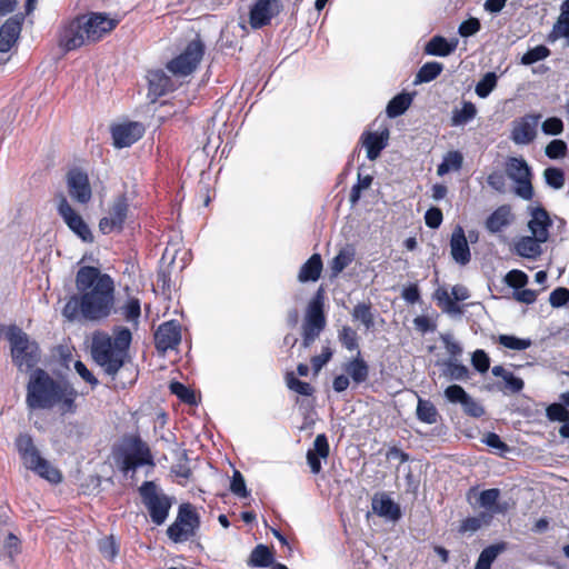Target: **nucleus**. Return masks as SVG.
Listing matches in <instances>:
<instances>
[{"label": "nucleus", "instance_id": "1", "mask_svg": "<svg viewBox=\"0 0 569 569\" xmlns=\"http://www.w3.org/2000/svg\"><path fill=\"white\" fill-rule=\"evenodd\" d=\"M76 289L62 309L69 321L99 322L114 311L116 286L108 273L96 267H81L76 274Z\"/></svg>", "mask_w": 569, "mask_h": 569}, {"label": "nucleus", "instance_id": "2", "mask_svg": "<svg viewBox=\"0 0 569 569\" xmlns=\"http://www.w3.org/2000/svg\"><path fill=\"white\" fill-rule=\"evenodd\" d=\"M77 390L67 382L51 378L44 370H34L27 386L26 403L29 409L58 408L61 415L74 413Z\"/></svg>", "mask_w": 569, "mask_h": 569}, {"label": "nucleus", "instance_id": "3", "mask_svg": "<svg viewBox=\"0 0 569 569\" xmlns=\"http://www.w3.org/2000/svg\"><path fill=\"white\" fill-rule=\"evenodd\" d=\"M131 339V331L124 327L116 328L113 338L106 332L96 331L92 335L91 356L107 375L113 377L124 363Z\"/></svg>", "mask_w": 569, "mask_h": 569}, {"label": "nucleus", "instance_id": "4", "mask_svg": "<svg viewBox=\"0 0 569 569\" xmlns=\"http://www.w3.org/2000/svg\"><path fill=\"white\" fill-rule=\"evenodd\" d=\"M138 492L151 522L156 526L163 525L173 505L172 498L166 495L154 481L142 482Z\"/></svg>", "mask_w": 569, "mask_h": 569}, {"label": "nucleus", "instance_id": "5", "mask_svg": "<svg viewBox=\"0 0 569 569\" xmlns=\"http://www.w3.org/2000/svg\"><path fill=\"white\" fill-rule=\"evenodd\" d=\"M200 523V516L194 506L184 502L179 506L176 520L167 528L166 532L172 542H186L196 536Z\"/></svg>", "mask_w": 569, "mask_h": 569}, {"label": "nucleus", "instance_id": "6", "mask_svg": "<svg viewBox=\"0 0 569 569\" xmlns=\"http://www.w3.org/2000/svg\"><path fill=\"white\" fill-rule=\"evenodd\" d=\"M7 336L14 365L20 370L31 369L39 359L38 345L31 341L28 335L17 327L10 328Z\"/></svg>", "mask_w": 569, "mask_h": 569}, {"label": "nucleus", "instance_id": "7", "mask_svg": "<svg viewBox=\"0 0 569 569\" xmlns=\"http://www.w3.org/2000/svg\"><path fill=\"white\" fill-rule=\"evenodd\" d=\"M203 44L199 40L191 41L182 53L168 62L167 69L176 77L192 73L203 56Z\"/></svg>", "mask_w": 569, "mask_h": 569}, {"label": "nucleus", "instance_id": "8", "mask_svg": "<svg viewBox=\"0 0 569 569\" xmlns=\"http://www.w3.org/2000/svg\"><path fill=\"white\" fill-rule=\"evenodd\" d=\"M507 174L516 182L515 192L525 200H530L533 196L531 184V171L522 158H510L507 162Z\"/></svg>", "mask_w": 569, "mask_h": 569}, {"label": "nucleus", "instance_id": "9", "mask_svg": "<svg viewBox=\"0 0 569 569\" xmlns=\"http://www.w3.org/2000/svg\"><path fill=\"white\" fill-rule=\"evenodd\" d=\"M326 326V318L322 310V302L313 299L307 308L302 326V346L309 348L319 337Z\"/></svg>", "mask_w": 569, "mask_h": 569}, {"label": "nucleus", "instance_id": "10", "mask_svg": "<svg viewBox=\"0 0 569 569\" xmlns=\"http://www.w3.org/2000/svg\"><path fill=\"white\" fill-rule=\"evenodd\" d=\"M58 213L68 226V228L81 240L84 242L93 241V236L89 226L63 196H61L59 200Z\"/></svg>", "mask_w": 569, "mask_h": 569}, {"label": "nucleus", "instance_id": "11", "mask_svg": "<svg viewBox=\"0 0 569 569\" xmlns=\"http://www.w3.org/2000/svg\"><path fill=\"white\" fill-rule=\"evenodd\" d=\"M540 120L541 114L539 113H529L516 119L512 122L510 139L516 144L525 146L531 143L537 137Z\"/></svg>", "mask_w": 569, "mask_h": 569}, {"label": "nucleus", "instance_id": "12", "mask_svg": "<svg viewBox=\"0 0 569 569\" xmlns=\"http://www.w3.org/2000/svg\"><path fill=\"white\" fill-rule=\"evenodd\" d=\"M118 453L122 458L121 462H152L149 447L137 436L123 438Z\"/></svg>", "mask_w": 569, "mask_h": 569}, {"label": "nucleus", "instance_id": "13", "mask_svg": "<svg viewBox=\"0 0 569 569\" xmlns=\"http://www.w3.org/2000/svg\"><path fill=\"white\" fill-rule=\"evenodd\" d=\"M81 17L84 27L87 28L86 37L89 38L90 43L99 41L103 36L111 32L118 24V20H114L104 13L92 12Z\"/></svg>", "mask_w": 569, "mask_h": 569}, {"label": "nucleus", "instance_id": "14", "mask_svg": "<svg viewBox=\"0 0 569 569\" xmlns=\"http://www.w3.org/2000/svg\"><path fill=\"white\" fill-rule=\"evenodd\" d=\"M67 188L74 201L86 204L91 200L92 190L88 174L84 171L71 169L67 174Z\"/></svg>", "mask_w": 569, "mask_h": 569}, {"label": "nucleus", "instance_id": "15", "mask_svg": "<svg viewBox=\"0 0 569 569\" xmlns=\"http://www.w3.org/2000/svg\"><path fill=\"white\" fill-rule=\"evenodd\" d=\"M87 28L84 27L82 17H78L67 23L60 33V46L66 50L78 49L89 42V38L86 37Z\"/></svg>", "mask_w": 569, "mask_h": 569}, {"label": "nucleus", "instance_id": "16", "mask_svg": "<svg viewBox=\"0 0 569 569\" xmlns=\"http://www.w3.org/2000/svg\"><path fill=\"white\" fill-rule=\"evenodd\" d=\"M128 202L124 197L117 198L110 207L108 216L99 222V229L107 234L116 230H121L128 216Z\"/></svg>", "mask_w": 569, "mask_h": 569}, {"label": "nucleus", "instance_id": "17", "mask_svg": "<svg viewBox=\"0 0 569 569\" xmlns=\"http://www.w3.org/2000/svg\"><path fill=\"white\" fill-rule=\"evenodd\" d=\"M180 341L181 327L180 323L174 320L160 325L154 333L156 347L161 352L176 348Z\"/></svg>", "mask_w": 569, "mask_h": 569}, {"label": "nucleus", "instance_id": "18", "mask_svg": "<svg viewBox=\"0 0 569 569\" xmlns=\"http://www.w3.org/2000/svg\"><path fill=\"white\" fill-rule=\"evenodd\" d=\"M281 10L279 0H258L250 11V24L258 29L268 24Z\"/></svg>", "mask_w": 569, "mask_h": 569}, {"label": "nucleus", "instance_id": "19", "mask_svg": "<svg viewBox=\"0 0 569 569\" xmlns=\"http://www.w3.org/2000/svg\"><path fill=\"white\" fill-rule=\"evenodd\" d=\"M111 132L114 146L126 148L142 137L144 128L140 122H126L114 126Z\"/></svg>", "mask_w": 569, "mask_h": 569}, {"label": "nucleus", "instance_id": "20", "mask_svg": "<svg viewBox=\"0 0 569 569\" xmlns=\"http://www.w3.org/2000/svg\"><path fill=\"white\" fill-rule=\"evenodd\" d=\"M551 223L549 213L543 208L537 207L531 209L530 219L528 221V229L531 236L547 242Z\"/></svg>", "mask_w": 569, "mask_h": 569}, {"label": "nucleus", "instance_id": "21", "mask_svg": "<svg viewBox=\"0 0 569 569\" xmlns=\"http://www.w3.org/2000/svg\"><path fill=\"white\" fill-rule=\"evenodd\" d=\"M149 94L152 101L176 89L177 83L162 70H153L148 74Z\"/></svg>", "mask_w": 569, "mask_h": 569}, {"label": "nucleus", "instance_id": "22", "mask_svg": "<svg viewBox=\"0 0 569 569\" xmlns=\"http://www.w3.org/2000/svg\"><path fill=\"white\" fill-rule=\"evenodd\" d=\"M389 140L388 129L381 132H365L361 136L362 146L366 148L367 158L371 161L376 160L380 152L387 147Z\"/></svg>", "mask_w": 569, "mask_h": 569}, {"label": "nucleus", "instance_id": "23", "mask_svg": "<svg viewBox=\"0 0 569 569\" xmlns=\"http://www.w3.org/2000/svg\"><path fill=\"white\" fill-rule=\"evenodd\" d=\"M543 243L546 242L533 236H522L515 241L513 251L522 258L536 260L543 252Z\"/></svg>", "mask_w": 569, "mask_h": 569}, {"label": "nucleus", "instance_id": "24", "mask_svg": "<svg viewBox=\"0 0 569 569\" xmlns=\"http://www.w3.org/2000/svg\"><path fill=\"white\" fill-rule=\"evenodd\" d=\"M499 498L500 490L497 488L482 490L479 495L478 503L481 508L485 509L482 512L491 513V520L493 519L495 515H503L508 510V503L500 502Z\"/></svg>", "mask_w": 569, "mask_h": 569}, {"label": "nucleus", "instance_id": "25", "mask_svg": "<svg viewBox=\"0 0 569 569\" xmlns=\"http://www.w3.org/2000/svg\"><path fill=\"white\" fill-rule=\"evenodd\" d=\"M372 511L380 517L397 521L401 517V510L386 493L375 495L371 501Z\"/></svg>", "mask_w": 569, "mask_h": 569}, {"label": "nucleus", "instance_id": "26", "mask_svg": "<svg viewBox=\"0 0 569 569\" xmlns=\"http://www.w3.org/2000/svg\"><path fill=\"white\" fill-rule=\"evenodd\" d=\"M511 207L502 204L498 207L486 220V229L490 233H498L509 227L513 221Z\"/></svg>", "mask_w": 569, "mask_h": 569}, {"label": "nucleus", "instance_id": "27", "mask_svg": "<svg viewBox=\"0 0 569 569\" xmlns=\"http://www.w3.org/2000/svg\"><path fill=\"white\" fill-rule=\"evenodd\" d=\"M21 21L19 17L9 18L0 28V52H8L17 41L21 32Z\"/></svg>", "mask_w": 569, "mask_h": 569}, {"label": "nucleus", "instance_id": "28", "mask_svg": "<svg viewBox=\"0 0 569 569\" xmlns=\"http://www.w3.org/2000/svg\"><path fill=\"white\" fill-rule=\"evenodd\" d=\"M450 250L453 260L460 264H467L470 261L469 246L461 227H458L451 236Z\"/></svg>", "mask_w": 569, "mask_h": 569}, {"label": "nucleus", "instance_id": "29", "mask_svg": "<svg viewBox=\"0 0 569 569\" xmlns=\"http://www.w3.org/2000/svg\"><path fill=\"white\" fill-rule=\"evenodd\" d=\"M458 46V39L447 40L441 36L432 37L425 47V53L436 57L450 56Z\"/></svg>", "mask_w": 569, "mask_h": 569}, {"label": "nucleus", "instance_id": "30", "mask_svg": "<svg viewBox=\"0 0 569 569\" xmlns=\"http://www.w3.org/2000/svg\"><path fill=\"white\" fill-rule=\"evenodd\" d=\"M273 560V550L266 545L259 543L252 549L247 565L251 568H267L272 565Z\"/></svg>", "mask_w": 569, "mask_h": 569}, {"label": "nucleus", "instance_id": "31", "mask_svg": "<svg viewBox=\"0 0 569 569\" xmlns=\"http://www.w3.org/2000/svg\"><path fill=\"white\" fill-rule=\"evenodd\" d=\"M16 447L21 459L26 462H47L40 457V453L29 435H20L16 440Z\"/></svg>", "mask_w": 569, "mask_h": 569}, {"label": "nucleus", "instance_id": "32", "mask_svg": "<svg viewBox=\"0 0 569 569\" xmlns=\"http://www.w3.org/2000/svg\"><path fill=\"white\" fill-rule=\"evenodd\" d=\"M322 270L320 254H312L300 268L298 280L300 282L317 281Z\"/></svg>", "mask_w": 569, "mask_h": 569}, {"label": "nucleus", "instance_id": "33", "mask_svg": "<svg viewBox=\"0 0 569 569\" xmlns=\"http://www.w3.org/2000/svg\"><path fill=\"white\" fill-rule=\"evenodd\" d=\"M343 368L347 375L357 385L362 383L368 379L369 367L367 362L360 358L359 352L358 356L355 359L348 361Z\"/></svg>", "mask_w": 569, "mask_h": 569}, {"label": "nucleus", "instance_id": "34", "mask_svg": "<svg viewBox=\"0 0 569 569\" xmlns=\"http://www.w3.org/2000/svg\"><path fill=\"white\" fill-rule=\"evenodd\" d=\"M492 522L490 512H480L478 516L467 517L461 520L458 532L465 535L467 532L473 533L485 526Z\"/></svg>", "mask_w": 569, "mask_h": 569}, {"label": "nucleus", "instance_id": "35", "mask_svg": "<svg viewBox=\"0 0 569 569\" xmlns=\"http://www.w3.org/2000/svg\"><path fill=\"white\" fill-rule=\"evenodd\" d=\"M355 259V249L351 246L341 248L338 254L331 260L330 269L333 277H337Z\"/></svg>", "mask_w": 569, "mask_h": 569}, {"label": "nucleus", "instance_id": "36", "mask_svg": "<svg viewBox=\"0 0 569 569\" xmlns=\"http://www.w3.org/2000/svg\"><path fill=\"white\" fill-rule=\"evenodd\" d=\"M443 70V64L437 61L426 62L417 72L413 83H427L435 80Z\"/></svg>", "mask_w": 569, "mask_h": 569}, {"label": "nucleus", "instance_id": "37", "mask_svg": "<svg viewBox=\"0 0 569 569\" xmlns=\"http://www.w3.org/2000/svg\"><path fill=\"white\" fill-rule=\"evenodd\" d=\"M477 116V108L470 101H463L460 109L456 108L452 111L451 124L465 126Z\"/></svg>", "mask_w": 569, "mask_h": 569}, {"label": "nucleus", "instance_id": "38", "mask_svg": "<svg viewBox=\"0 0 569 569\" xmlns=\"http://www.w3.org/2000/svg\"><path fill=\"white\" fill-rule=\"evenodd\" d=\"M443 375L450 380L463 381L469 378V370L465 365L458 362V359H448L442 362Z\"/></svg>", "mask_w": 569, "mask_h": 569}, {"label": "nucleus", "instance_id": "39", "mask_svg": "<svg viewBox=\"0 0 569 569\" xmlns=\"http://www.w3.org/2000/svg\"><path fill=\"white\" fill-rule=\"evenodd\" d=\"M29 469L52 485H57L62 480V473L56 465H30Z\"/></svg>", "mask_w": 569, "mask_h": 569}, {"label": "nucleus", "instance_id": "40", "mask_svg": "<svg viewBox=\"0 0 569 569\" xmlns=\"http://www.w3.org/2000/svg\"><path fill=\"white\" fill-rule=\"evenodd\" d=\"M417 418L425 423H436L439 417V413L435 407V405L421 398H418L417 405Z\"/></svg>", "mask_w": 569, "mask_h": 569}, {"label": "nucleus", "instance_id": "41", "mask_svg": "<svg viewBox=\"0 0 569 569\" xmlns=\"http://www.w3.org/2000/svg\"><path fill=\"white\" fill-rule=\"evenodd\" d=\"M412 98L409 93H400L396 96L387 106V113L390 118H396L405 113L410 107Z\"/></svg>", "mask_w": 569, "mask_h": 569}, {"label": "nucleus", "instance_id": "42", "mask_svg": "<svg viewBox=\"0 0 569 569\" xmlns=\"http://www.w3.org/2000/svg\"><path fill=\"white\" fill-rule=\"evenodd\" d=\"M462 154L459 151H450L445 157L442 162L437 168L439 176H445L448 172L459 170L462 166Z\"/></svg>", "mask_w": 569, "mask_h": 569}, {"label": "nucleus", "instance_id": "43", "mask_svg": "<svg viewBox=\"0 0 569 569\" xmlns=\"http://www.w3.org/2000/svg\"><path fill=\"white\" fill-rule=\"evenodd\" d=\"M329 453V445L325 435H318L313 442V449L307 453L308 462H320Z\"/></svg>", "mask_w": 569, "mask_h": 569}, {"label": "nucleus", "instance_id": "44", "mask_svg": "<svg viewBox=\"0 0 569 569\" xmlns=\"http://www.w3.org/2000/svg\"><path fill=\"white\" fill-rule=\"evenodd\" d=\"M435 299L442 311L451 315L461 313L460 307L453 301L451 292L446 289H438L435 293Z\"/></svg>", "mask_w": 569, "mask_h": 569}, {"label": "nucleus", "instance_id": "45", "mask_svg": "<svg viewBox=\"0 0 569 569\" xmlns=\"http://www.w3.org/2000/svg\"><path fill=\"white\" fill-rule=\"evenodd\" d=\"M353 320L360 321L367 330L371 329L375 325L373 313L368 303H358L352 311Z\"/></svg>", "mask_w": 569, "mask_h": 569}, {"label": "nucleus", "instance_id": "46", "mask_svg": "<svg viewBox=\"0 0 569 569\" xmlns=\"http://www.w3.org/2000/svg\"><path fill=\"white\" fill-rule=\"evenodd\" d=\"M98 548L100 553L110 561L114 560L119 553V545L112 535L101 539Z\"/></svg>", "mask_w": 569, "mask_h": 569}, {"label": "nucleus", "instance_id": "47", "mask_svg": "<svg viewBox=\"0 0 569 569\" xmlns=\"http://www.w3.org/2000/svg\"><path fill=\"white\" fill-rule=\"evenodd\" d=\"M4 553L8 556L10 563L13 565L16 557L21 553V540L12 532H10L3 542Z\"/></svg>", "mask_w": 569, "mask_h": 569}, {"label": "nucleus", "instance_id": "48", "mask_svg": "<svg viewBox=\"0 0 569 569\" xmlns=\"http://www.w3.org/2000/svg\"><path fill=\"white\" fill-rule=\"evenodd\" d=\"M497 76L495 72L486 73L476 86V93L480 98H487L497 86Z\"/></svg>", "mask_w": 569, "mask_h": 569}, {"label": "nucleus", "instance_id": "49", "mask_svg": "<svg viewBox=\"0 0 569 569\" xmlns=\"http://www.w3.org/2000/svg\"><path fill=\"white\" fill-rule=\"evenodd\" d=\"M122 315L128 322L137 323L140 315V301L137 298H129L126 303L122 306Z\"/></svg>", "mask_w": 569, "mask_h": 569}, {"label": "nucleus", "instance_id": "50", "mask_svg": "<svg viewBox=\"0 0 569 569\" xmlns=\"http://www.w3.org/2000/svg\"><path fill=\"white\" fill-rule=\"evenodd\" d=\"M550 50L546 46H537L530 50H528L522 57H521V63L525 66H530L532 63H536L538 61H541L549 57Z\"/></svg>", "mask_w": 569, "mask_h": 569}, {"label": "nucleus", "instance_id": "51", "mask_svg": "<svg viewBox=\"0 0 569 569\" xmlns=\"http://www.w3.org/2000/svg\"><path fill=\"white\" fill-rule=\"evenodd\" d=\"M498 341L501 346L505 348L511 349V350H526L531 346L530 339H521L515 336L509 335H500L498 338Z\"/></svg>", "mask_w": 569, "mask_h": 569}, {"label": "nucleus", "instance_id": "52", "mask_svg": "<svg viewBox=\"0 0 569 569\" xmlns=\"http://www.w3.org/2000/svg\"><path fill=\"white\" fill-rule=\"evenodd\" d=\"M543 177H545L546 183L556 190L561 189L565 184V173L559 168H555V167L547 168L543 171Z\"/></svg>", "mask_w": 569, "mask_h": 569}, {"label": "nucleus", "instance_id": "53", "mask_svg": "<svg viewBox=\"0 0 569 569\" xmlns=\"http://www.w3.org/2000/svg\"><path fill=\"white\" fill-rule=\"evenodd\" d=\"M286 382L290 390L299 395L311 396L313 392V388L308 382L300 381L298 378H296L293 372L287 373Z\"/></svg>", "mask_w": 569, "mask_h": 569}, {"label": "nucleus", "instance_id": "54", "mask_svg": "<svg viewBox=\"0 0 569 569\" xmlns=\"http://www.w3.org/2000/svg\"><path fill=\"white\" fill-rule=\"evenodd\" d=\"M440 339L445 346L447 353L450 356L449 359H458L462 355L461 345L455 339L451 333H442Z\"/></svg>", "mask_w": 569, "mask_h": 569}, {"label": "nucleus", "instance_id": "55", "mask_svg": "<svg viewBox=\"0 0 569 569\" xmlns=\"http://www.w3.org/2000/svg\"><path fill=\"white\" fill-rule=\"evenodd\" d=\"M170 390L173 395H176L181 401L193 405L196 403L194 392L180 382H171Z\"/></svg>", "mask_w": 569, "mask_h": 569}, {"label": "nucleus", "instance_id": "56", "mask_svg": "<svg viewBox=\"0 0 569 569\" xmlns=\"http://www.w3.org/2000/svg\"><path fill=\"white\" fill-rule=\"evenodd\" d=\"M230 490L240 498H247L250 495L246 487L244 478L239 470L233 471Z\"/></svg>", "mask_w": 569, "mask_h": 569}, {"label": "nucleus", "instance_id": "57", "mask_svg": "<svg viewBox=\"0 0 569 569\" xmlns=\"http://www.w3.org/2000/svg\"><path fill=\"white\" fill-rule=\"evenodd\" d=\"M567 143L563 140L555 139L546 147V156L550 159L563 158L567 153Z\"/></svg>", "mask_w": 569, "mask_h": 569}, {"label": "nucleus", "instance_id": "58", "mask_svg": "<svg viewBox=\"0 0 569 569\" xmlns=\"http://www.w3.org/2000/svg\"><path fill=\"white\" fill-rule=\"evenodd\" d=\"M339 340L342 346L348 350L358 349V336L357 332L350 327H343L339 332Z\"/></svg>", "mask_w": 569, "mask_h": 569}, {"label": "nucleus", "instance_id": "59", "mask_svg": "<svg viewBox=\"0 0 569 569\" xmlns=\"http://www.w3.org/2000/svg\"><path fill=\"white\" fill-rule=\"evenodd\" d=\"M506 283L512 288H522L528 282V276L521 270H511L506 274Z\"/></svg>", "mask_w": 569, "mask_h": 569}, {"label": "nucleus", "instance_id": "60", "mask_svg": "<svg viewBox=\"0 0 569 569\" xmlns=\"http://www.w3.org/2000/svg\"><path fill=\"white\" fill-rule=\"evenodd\" d=\"M471 363L476 370L483 373L487 372L490 367V359L483 350L478 349L472 353Z\"/></svg>", "mask_w": 569, "mask_h": 569}, {"label": "nucleus", "instance_id": "61", "mask_svg": "<svg viewBox=\"0 0 569 569\" xmlns=\"http://www.w3.org/2000/svg\"><path fill=\"white\" fill-rule=\"evenodd\" d=\"M541 129L545 134L558 136L563 131V122L560 118L551 117L542 122Z\"/></svg>", "mask_w": 569, "mask_h": 569}, {"label": "nucleus", "instance_id": "62", "mask_svg": "<svg viewBox=\"0 0 569 569\" xmlns=\"http://www.w3.org/2000/svg\"><path fill=\"white\" fill-rule=\"evenodd\" d=\"M546 416L551 421L561 422L569 416V411L562 403H552L547 408Z\"/></svg>", "mask_w": 569, "mask_h": 569}, {"label": "nucleus", "instance_id": "63", "mask_svg": "<svg viewBox=\"0 0 569 569\" xmlns=\"http://www.w3.org/2000/svg\"><path fill=\"white\" fill-rule=\"evenodd\" d=\"M468 393L458 385H451L445 390V397L452 403H462Z\"/></svg>", "mask_w": 569, "mask_h": 569}, {"label": "nucleus", "instance_id": "64", "mask_svg": "<svg viewBox=\"0 0 569 569\" xmlns=\"http://www.w3.org/2000/svg\"><path fill=\"white\" fill-rule=\"evenodd\" d=\"M569 301V290L567 288H557L549 296V302L555 308H560Z\"/></svg>", "mask_w": 569, "mask_h": 569}]
</instances>
